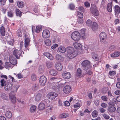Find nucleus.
I'll list each match as a JSON object with an SVG mask.
<instances>
[{
    "mask_svg": "<svg viewBox=\"0 0 120 120\" xmlns=\"http://www.w3.org/2000/svg\"><path fill=\"white\" fill-rule=\"evenodd\" d=\"M67 52L66 54V57L70 59H72L75 57L78 53L75 51L74 48L72 47H68L66 49Z\"/></svg>",
    "mask_w": 120,
    "mask_h": 120,
    "instance_id": "obj_1",
    "label": "nucleus"
},
{
    "mask_svg": "<svg viewBox=\"0 0 120 120\" xmlns=\"http://www.w3.org/2000/svg\"><path fill=\"white\" fill-rule=\"evenodd\" d=\"M72 39L75 41H78L80 38V35L79 32L75 31L71 35Z\"/></svg>",
    "mask_w": 120,
    "mask_h": 120,
    "instance_id": "obj_2",
    "label": "nucleus"
},
{
    "mask_svg": "<svg viewBox=\"0 0 120 120\" xmlns=\"http://www.w3.org/2000/svg\"><path fill=\"white\" fill-rule=\"evenodd\" d=\"M82 65L83 69L86 71L87 70L92 67L90 62L87 60L83 61L82 63Z\"/></svg>",
    "mask_w": 120,
    "mask_h": 120,
    "instance_id": "obj_3",
    "label": "nucleus"
},
{
    "mask_svg": "<svg viewBox=\"0 0 120 120\" xmlns=\"http://www.w3.org/2000/svg\"><path fill=\"white\" fill-rule=\"evenodd\" d=\"M51 86L53 90H56L57 91H58L62 87L60 84L57 82H53L51 84Z\"/></svg>",
    "mask_w": 120,
    "mask_h": 120,
    "instance_id": "obj_4",
    "label": "nucleus"
},
{
    "mask_svg": "<svg viewBox=\"0 0 120 120\" xmlns=\"http://www.w3.org/2000/svg\"><path fill=\"white\" fill-rule=\"evenodd\" d=\"M90 11L92 13L94 16H97L98 15V11L96 9V7L95 5H93L92 6H91Z\"/></svg>",
    "mask_w": 120,
    "mask_h": 120,
    "instance_id": "obj_5",
    "label": "nucleus"
},
{
    "mask_svg": "<svg viewBox=\"0 0 120 120\" xmlns=\"http://www.w3.org/2000/svg\"><path fill=\"white\" fill-rule=\"evenodd\" d=\"M99 36L101 42L102 43L105 42L107 38L106 34L105 32H101Z\"/></svg>",
    "mask_w": 120,
    "mask_h": 120,
    "instance_id": "obj_6",
    "label": "nucleus"
},
{
    "mask_svg": "<svg viewBox=\"0 0 120 120\" xmlns=\"http://www.w3.org/2000/svg\"><path fill=\"white\" fill-rule=\"evenodd\" d=\"M9 98L11 102L13 103H15L16 101L15 94L14 91H11L9 94Z\"/></svg>",
    "mask_w": 120,
    "mask_h": 120,
    "instance_id": "obj_7",
    "label": "nucleus"
},
{
    "mask_svg": "<svg viewBox=\"0 0 120 120\" xmlns=\"http://www.w3.org/2000/svg\"><path fill=\"white\" fill-rule=\"evenodd\" d=\"M30 35L29 34H26L25 37L24 45L25 47L26 48H27L28 46L30 43Z\"/></svg>",
    "mask_w": 120,
    "mask_h": 120,
    "instance_id": "obj_8",
    "label": "nucleus"
},
{
    "mask_svg": "<svg viewBox=\"0 0 120 120\" xmlns=\"http://www.w3.org/2000/svg\"><path fill=\"white\" fill-rule=\"evenodd\" d=\"M47 79L46 77L44 76H41L39 80L40 84L42 86H44L45 85Z\"/></svg>",
    "mask_w": 120,
    "mask_h": 120,
    "instance_id": "obj_9",
    "label": "nucleus"
},
{
    "mask_svg": "<svg viewBox=\"0 0 120 120\" xmlns=\"http://www.w3.org/2000/svg\"><path fill=\"white\" fill-rule=\"evenodd\" d=\"M58 95L56 93L53 92H51L48 94L47 97L48 98L53 100Z\"/></svg>",
    "mask_w": 120,
    "mask_h": 120,
    "instance_id": "obj_10",
    "label": "nucleus"
},
{
    "mask_svg": "<svg viewBox=\"0 0 120 120\" xmlns=\"http://www.w3.org/2000/svg\"><path fill=\"white\" fill-rule=\"evenodd\" d=\"M71 90V87L69 85L65 86L63 89L64 92L65 93L67 94H68L70 93Z\"/></svg>",
    "mask_w": 120,
    "mask_h": 120,
    "instance_id": "obj_11",
    "label": "nucleus"
},
{
    "mask_svg": "<svg viewBox=\"0 0 120 120\" xmlns=\"http://www.w3.org/2000/svg\"><path fill=\"white\" fill-rule=\"evenodd\" d=\"M62 75L64 78L67 79H70L71 76L70 73L67 71L64 72L62 73Z\"/></svg>",
    "mask_w": 120,
    "mask_h": 120,
    "instance_id": "obj_12",
    "label": "nucleus"
},
{
    "mask_svg": "<svg viewBox=\"0 0 120 120\" xmlns=\"http://www.w3.org/2000/svg\"><path fill=\"white\" fill-rule=\"evenodd\" d=\"M21 53V51L17 49L15 50L13 52L14 55L17 59H19V58Z\"/></svg>",
    "mask_w": 120,
    "mask_h": 120,
    "instance_id": "obj_13",
    "label": "nucleus"
},
{
    "mask_svg": "<svg viewBox=\"0 0 120 120\" xmlns=\"http://www.w3.org/2000/svg\"><path fill=\"white\" fill-rule=\"evenodd\" d=\"M50 34L49 30H43L42 33V36L43 38H48L50 36Z\"/></svg>",
    "mask_w": 120,
    "mask_h": 120,
    "instance_id": "obj_14",
    "label": "nucleus"
},
{
    "mask_svg": "<svg viewBox=\"0 0 120 120\" xmlns=\"http://www.w3.org/2000/svg\"><path fill=\"white\" fill-rule=\"evenodd\" d=\"M35 99L37 101H41L42 98V96L41 94L38 93L35 96Z\"/></svg>",
    "mask_w": 120,
    "mask_h": 120,
    "instance_id": "obj_15",
    "label": "nucleus"
},
{
    "mask_svg": "<svg viewBox=\"0 0 120 120\" xmlns=\"http://www.w3.org/2000/svg\"><path fill=\"white\" fill-rule=\"evenodd\" d=\"M12 86V84L11 82L8 83L5 85L4 89L5 90L8 91L10 90Z\"/></svg>",
    "mask_w": 120,
    "mask_h": 120,
    "instance_id": "obj_16",
    "label": "nucleus"
},
{
    "mask_svg": "<svg viewBox=\"0 0 120 120\" xmlns=\"http://www.w3.org/2000/svg\"><path fill=\"white\" fill-rule=\"evenodd\" d=\"M109 106L108 108V110L110 112H112L115 111L116 108L114 106H112L111 104L109 103Z\"/></svg>",
    "mask_w": 120,
    "mask_h": 120,
    "instance_id": "obj_17",
    "label": "nucleus"
},
{
    "mask_svg": "<svg viewBox=\"0 0 120 120\" xmlns=\"http://www.w3.org/2000/svg\"><path fill=\"white\" fill-rule=\"evenodd\" d=\"M43 55L47 57L50 60H53L54 57L49 52H45L43 53Z\"/></svg>",
    "mask_w": 120,
    "mask_h": 120,
    "instance_id": "obj_18",
    "label": "nucleus"
},
{
    "mask_svg": "<svg viewBox=\"0 0 120 120\" xmlns=\"http://www.w3.org/2000/svg\"><path fill=\"white\" fill-rule=\"evenodd\" d=\"M75 48L77 49H81L82 45L80 44L77 42H75L73 44Z\"/></svg>",
    "mask_w": 120,
    "mask_h": 120,
    "instance_id": "obj_19",
    "label": "nucleus"
},
{
    "mask_svg": "<svg viewBox=\"0 0 120 120\" xmlns=\"http://www.w3.org/2000/svg\"><path fill=\"white\" fill-rule=\"evenodd\" d=\"M55 66L56 69L59 71L61 70L62 69V65L59 63H56L55 64Z\"/></svg>",
    "mask_w": 120,
    "mask_h": 120,
    "instance_id": "obj_20",
    "label": "nucleus"
},
{
    "mask_svg": "<svg viewBox=\"0 0 120 120\" xmlns=\"http://www.w3.org/2000/svg\"><path fill=\"white\" fill-rule=\"evenodd\" d=\"M56 59L58 61H62L64 60V58L61 55L59 54L56 55Z\"/></svg>",
    "mask_w": 120,
    "mask_h": 120,
    "instance_id": "obj_21",
    "label": "nucleus"
},
{
    "mask_svg": "<svg viewBox=\"0 0 120 120\" xmlns=\"http://www.w3.org/2000/svg\"><path fill=\"white\" fill-rule=\"evenodd\" d=\"M1 96L3 100H8V99L7 95L4 93H2L1 94Z\"/></svg>",
    "mask_w": 120,
    "mask_h": 120,
    "instance_id": "obj_22",
    "label": "nucleus"
},
{
    "mask_svg": "<svg viewBox=\"0 0 120 120\" xmlns=\"http://www.w3.org/2000/svg\"><path fill=\"white\" fill-rule=\"evenodd\" d=\"M120 55V52L118 51H115L110 55L112 57H117Z\"/></svg>",
    "mask_w": 120,
    "mask_h": 120,
    "instance_id": "obj_23",
    "label": "nucleus"
},
{
    "mask_svg": "<svg viewBox=\"0 0 120 120\" xmlns=\"http://www.w3.org/2000/svg\"><path fill=\"white\" fill-rule=\"evenodd\" d=\"M66 49L64 47L62 46H60L59 47L58 50L61 53H63L65 52Z\"/></svg>",
    "mask_w": 120,
    "mask_h": 120,
    "instance_id": "obj_24",
    "label": "nucleus"
},
{
    "mask_svg": "<svg viewBox=\"0 0 120 120\" xmlns=\"http://www.w3.org/2000/svg\"><path fill=\"white\" fill-rule=\"evenodd\" d=\"M116 74V72L115 71H110L109 73V77L111 79L113 78L114 75Z\"/></svg>",
    "mask_w": 120,
    "mask_h": 120,
    "instance_id": "obj_25",
    "label": "nucleus"
},
{
    "mask_svg": "<svg viewBox=\"0 0 120 120\" xmlns=\"http://www.w3.org/2000/svg\"><path fill=\"white\" fill-rule=\"evenodd\" d=\"M45 105L44 103L43 102H41L39 104L38 108L39 109L43 110L45 108Z\"/></svg>",
    "mask_w": 120,
    "mask_h": 120,
    "instance_id": "obj_26",
    "label": "nucleus"
},
{
    "mask_svg": "<svg viewBox=\"0 0 120 120\" xmlns=\"http://www.w3.org/2000/svg\"><path fill=\"white\" fill-rule=\"evenodd\" d=\"M5 116L8 118H10L12 116V114L10 111H7L6 112Z\"/></svg>",
    "mask_w": 120,
    "mask_h": 120,
    "instance_id": "obj_27",
    "label": "nucleus"
},
{
    "mask_svg": "<svg viewBox=\"0 0 120 120\" xmlns=\"http://www.w3.org/2000/svg\"><path fill=\"white\" fill-rule=\"evenodd\" d=\"M91 56L92 58L95 60L97 61L99 59L98 55L94 52L91 54Z\"/></svg>",
    "mask_w": 120,
    "mask_h": 120,
    "instance_id": "obj_28",
    "label": "nucleus"
},
{
    "mask_svg": "<svg viewBox=\"0 0 120 120\" xmlns=\"http://www.w3.org/2000/svg\"><path fill=\"white\" fill-rule=\"evenodd\" d=\"M50 74L52 75L55 76L57 74V72L54 69H51L49 71Z\"/></svg>",
    "mask_w": 120,
    "mask_h": 120,
    "instance_id": "obj_29",
    "label": "nucleus"
},
{
    "mask_svg": "<svg viewBox=\"0 0 120 120\" xmlns=\"http://www.w3.org/2000/svg\"><path fill=\"white\" fill-rule=\"evenodd\" d=\"M10 63L11 64V65L15 64L17 63V61L16 59L14 58L11 59V58L10 59Z\"/></svg>",
    "mask_w": 120,
    "mask_h": 120,
    "instance_id": "obj_30",
    "label": "nucleus"
},
{
    "mask_svg": "<svg viewBox=\"0 0 120 120\" xmlns=\"http://www.w3.org/2000/svg\"><path fill=\"white\" fill-rule=\"evenodd\" d=\"M112 5L111 3H109L107 5V9L109 12H111L112 11Z\"/></svg>",
    "mask_w": 120,
    "mask_h": 120,
    "instance_id": "obj_31",
    "label": "nucleus"
},
{
    "mask_svg": "<svg viewBox=\"0 0 120 120\" xmlns=\"http://www.w3.org/2000/svg\"><path fill=\"white\" fill-rule=\"evenodd\" d=\"M69 115L68 113H63L61 114L60 116V117L62 118H65L68 117Z\"/></svg>",
    "mask_w": 120,
    "mask_h": 120,
    "instance_id": "obj_32",
    "label": "nucleus"
},
{
    "mask_svg": "<svg viewBox=\"0 0 120 120\" xmlns=\"http://www.w3.org/2000/svg\"><path fill=\"white\" fill-rule=\"evenodd\" d=\"M82 74V71L80 68H78L77 70L76 75L77 76L80 77Z\"/></svg>",
    "mask_w": 120,
    "mask_h": 120,
    "instance_id": "obj_33",
    "label": "nucleus"
},
{
    "mask_svg": "<svg viewBox=\"0 0 120 120\" xmlns=\"http://www.w3.org/2000/svg\"><path fill=\"white\" fill-rule=\"evenodd\" d=\"M36 109V106L34 105H33L30 107V111L31 112H33L35 111Z\"/></svg>",
    "mask_w": 120,
    "mask_h": 120,
    "instance_id": "obj_34",
    "label": "nucleus"
},
{
    "mask_svg": "<svg viewBox=\"0 0 120 120\" xmlns=\"http://www.w3.org/2000/svg\"><path fill=\"white\" fill-rule=\"evenodd\" d=\"M17 5L19 8H22L24 6V4L22 1H19L17 2Z\"/></svg>",
    "mask_w": 120,
    "mask_h": 120,
    "instance_id": "obj_35",
    "label": "nucleus"
},
{
    "mask_svg": "<svg viewBox=\"0 0 120 120\" xmlns=\"http://www.w3.org/2000/svg\"><path fill=\"white\" fill-rule=\"evenodd\" d=\"M98 28V26L97 23L95 22H94L92 27V30L97 29Z\"/></svg>",
    "mask_w": 120,
    "mask_h": 120,
    "instance_id": "obj_36",
    "label": "nucleus"
},
{
    "mask_svg": "<svg viewBox=\"0 0 120 120\" xmlns=\"http://www.w3.org/2000/svg\"><path fill=\"white\" fill-rule=\"evenodd\" d=\"M14 12L12 10H9L8 12V15L10 17L12 18L13 17Z\"/></svg>",
    "mask_w": 120,
    "mask_h": 120,
    "instance_id": "obj_37",
    "label": "nucleus"
},
{
    "mask_svg": "<svg viewBox=\"0 0 120 120\" xmlns=\"http://www.w3.org/2000/svg\"><path fill=\"white\" fill-rule=\"evenodd\" d=\"M39 86L38 84L34 85L32 87V90L34 91L37 90Z\"/></svg>",
    "mask_w": 120,
    "mask_h": 120,
    "instance_id": "obj_38",
    "label": "nucleus"
},
{
    "mask_svg": "<svg viewBox=\"0 0 120 120\" xmlns=\"http://www.w3.org/2000/svg\"><path fill=\"white\" fill-rule=\"evenodd\" d=\"M115 11L117 14H119L120 12V8L117 5L115 6Z\"/></svg>",
    "mask_w": 120,
    "mask_h": 120,
    "instance_id": "obj_39",
    "label": "nucleus"
},
{
    "mask_svg": "<svg viewBox=\"0 0 120 120\" xmlns=\"http://www.w3.org/2000/svg\"><path fill=\"white\" fill-rule=\"evenodd\" d=\"M15 11L17 15L18 16L21 17L22 15L21 12L18 9H16Z\"/></svg>",
    "mask_w": 120,
    "mask_h": 120,
    "instance_id": "obj_40",
    "label": "nucleus"
},
{
    "mask_svg": "<svg viewBox=\"0 0 120 120\" xmlns=\"http://www.w3.org/2000/svg\"><path fill=\"white\" fill-rule=\"evenodd\" d=\"M91 114L93 117H96L98 115V112L96 110H95L92 112Z\"/></svg>",
    "mask_w": 120,
    "mask_h": 120,
    "instance_id": "obj_41",
    "label": "nucleus"
},
{
    "mask_svg": "<svg viewBox=\"0 0 120 120\" xmlns=\"http://www.w3.org/2000/svg\"><path fill=\"white\" fill-rule=\"evenodd\" d=\"M45 44L47 46H50L51 44L50 40L49 39H46L45 41Z\"/></svg>",
    "mask_w": 120,
    "mask_h": 120,
    "instance_id": "obj_42",
    "label": "nucleus"
},
{
    "mask_svg": "<svg viewBox=\"0 0 120 120\" xmlns=\"http://www.w3.org/2000/svg\"><path fill=\"white\" fill-rule=\"evenodd\" d=\"M20 86L19 85H16L13 86V91L15 92H17L18 89L19 87Z\"/></svg>",
    "mask_w": 120,
    "mask_h": 120,
    "instance_id": "obj_43",
    "label": "nucleus"
},
{
    "mask_svg": "<svg viewBox=\"0 0 120 120\" xmlns=\"http://www.w3.org/2000/svg\"><path fill=\"white\" fill-rule=\"evenodd\" d=\"M77 13L78 17L79 18L81 19L83 17V15L82 13L78 11L77 12Z\"/></svg>",
    "mask_w": 120,
    "mask_h": 120,
    "instance_id": "obj_44",
    "label": "nucleus"
},
{
    "mask_svg": "<svg viewBox=\"0 0 120 120\" xmlns=\"http://www.w3.org/2000/svg\"><path fill=\"white\" fill-rule=\"evenodd\" d=\"M0 82L1 83V85L2 87L3 86H5V85L7 84L5 80L4 79L1 80Z\"/></svg>",
    "mask_w": 120,
    "mask_h": 120,
    "instance_id": "obj_45",
    "label": "nucleus"
},
{
    "mask_svg": "<svg viewBox=\"0 0 120 120\" xmlns=\"http://www.w3.org/2000/svg\"><path fill=\"white\" fill-rule=\"evenodd\" d=\"M7 0H0V4L1 6L4 5Z\"/></svg>",
    "mask_w": 120,
    "mask_h": 120,
    "instance_id": "obj_46",
    "label": "nucleus"
},
{
    "mask_svg": "<svg viewBox=\"0 0 120 120\" xmlns=\"http://www.w3.org/2000/svg\"><path fill=\"white\" fill-rule=\"evenodd\" d=\"M11 64L10 62H7L5 64V67L7 68L8 67H11Z\"/></svg>",
    "mask_w": 120,
    "mask_h": 120,
    "instance_id": "obj_47",
    "label": "nucleus"
},
{
    "mask_svg": "<svg viewBox=\"0 0 120 120\" xmlns=\"http://www.w3.org/2000/svg\"><path fill=\"white\" fill-rule=\"evenodd\" d=\"M115 46L113 45L110 46L109 48V50L110 51H112L115 50Z\"/></svg>",
    "mask_w": 120,
    "mask_h": 120,
    "instance_id": "obj_48",
    "label": "nucleus"
},
{
    "mask_svg": "<svg viewBox=\"0 0 120 120\" xmlns=\"http://www.w3.org/2000/svg\"><path fill=\"white\" fill-rule=\"evenodd\" d=\"M31 78L32 80L35 81L36 79V76L35 74H33L31 75Z\"/></svg>",
    "mask_w": 120,
    "mask_h": 120,
    "instance_id": "obj_49",
    "label": "nucleus"
},
{
    "mask_svg": "<svg viewBox=\"0 0 120 120\" xmlns=\"http://www.w3.org/2000/svg\"><path fill=\"white\" fill-rule=\"evenodd\" d=\"M102 116L105 119L108 120L110 118V117L109 115L106 114L104 113L103 114Z\"/></svg>",
    "mask_w": 120,
    "mask_h": 120,
    "instance_id": "obj_50",
    "label": "nucleus"
},
{
    "mask_svg": "<svg viewBox=\"0 0 120 120\" xmlns=\"http://www.w3.org/2000/svg\"><path fill=\"white\" fill-rule=\"evenodd\" d=\"M52 63L50 62H48L46 63L47 67L48 68H51L52 66Z\"/></svg>",
    "mask_w": 120,
    "mask_h": 120,
    "instance_id": "obj_51",
    "label": "nucleus"
},
{
    "mask_svg": "<svg viewBox=\"0 0 120 120\" xmlns=\"http://www.w3.org/2000/svg\"><path fill=\"white\" fill-rule=\"evenodd\" d=\"M74 105L81 106L82 103L81 101L80 100H76L75 104Z\"/></svg>",
    "mask_w": 120,
    "mask_h": 120,
    "instance_id": "obj_52",
    "label": "nucleus"
},
{
    "mask_svg": "<svg viewBox=\"0 0 120 120\" xmlns=\"http://www.w3.org/2000/svg\"><path fill=\"white\" fill-rule=\"evenodd\" d=\"M87 25L88 26H90L92 24V22L90 20H87L86 22Z\"/></svg>",
    "mask_w": 120,
    "mask_h": 120,
    "instance_id": "obj_53",
    "label": "nucleus"
},
{
    "mask_svg": "<svg viewBox=\"0 0 120 120\" xmlns=\"http://www.w3.org/2000/svg\"><path fill=\"white\" fill-rule=\"evenodd\" d=\"M44 70V67L43 66H41L39 67V70L41 73H42Z\"/></svg>",
    "mask_w": 120,
    "mask_h": 120,
    "instance_id": "obj_54",
    "label": "nucleus"
},
{
    "mask_svg": "<svg viewBox=\"0 0 120 120\" xmlns=\"http://www.w3.org/2000/svg\"><path fill=\"white\" fill-rule=\"evenodd\" d=\"M101 98L102 100L104 101H107L108 100L107 97L105 96H103L101 97Z\"/></svg>",
    "mask_w": 120,
    "mask_h": 120,
    "instance_id": "obj_55",
    "label": "nucleus"
},
{
    "mask_svg": "<svg viewBox=\"0 0 120 120\" xmlns=\"http://www.w3.org/2000/svg\"><path fill=\"white\" fill-rule=\"evenodd\" d=\"M80 34V36H81L82 38H84L85 35V30H81Z\"/></svg>",
    "mask_w": 120,
    "mask_h": 120,
    "instance_id": "obj_56",
    "label": "nucleus"
},
{
    "mask_svg": "<svg viewBox=\"0 0 120 120\" xmlns=\"http://www.w3.org/2000/svg\"><path fill=\"white\" fill-rule=\"evenodd\" d=\"M81 106L80 105H74V107L75 108H76V109H74V112H75L77 111V110L80 107H81Z\"/></svg>",
    "mask_w": 120,
    "mask_h": 120,
    "instance_id": "obj_57",
    "label": "nucleus"
},
{
    "mask_svg": "<svg viewBox=\"0 0 120 120\" xmlns=\"http://www.w3.org/2000/svg\"><path fill=\"white\" fill-rule=\"evenodd\" d=\"M16 76L19 79L22 78L23 77V75L21 73H19L16 75Z\"/></svg>",
    "mask_w": 120,
    "mask_h": 120,
    "instance_id": "obj_58",
    "label": "nucleus"
},
{
    "mask_svg": "<svg viewBox=\"0 0 120 120\" xmlns=\"http://www.w3.org/2000/svg\"><path fill=\"white\" fill-rule=\"evenodd\" d=\"M42 28V27L40 25H38L36 27V30H41Z\"/></svg>",
    "mask_w": 120,
    "mask_h": 120,
    "instance_id": "obj_59",
    "label": "nucleus"
},
{
    "mask_svg": "<svg viewBox=\"0 0 120 120\" xmlns=\"http://www.w3.org/2000/svg\"><path fill=\"white\" fill-rule=\"evenodd\" d=\"M101 106L104 108H106L107 107V105L104 103H103L101 104Z\"/></svg>",
    "mask_w": 120,
    "mask_h": 120,
    "instance_id": "obj_60",
    "label": "nucleus"
},
{
    "mask_svg": "<svg viewBox=\"0 0 120 120\" xmlns=\"http://www.w3.org/2000/svg\"><path fill=\"white\" fill-rule=\"evenodd\" d=\"M79 10L82 11L83 12L85 11V9L82 6L79 7L78 8Z\"/></svg>",
    "mask_w": 120,
    "mask_h": 120,
    "instance_id": "obj_61",
    "label": "nucleus"
},
{
    "mask_svg": "<svg viewBox=\"0 0 120 120\" xmlns=\"http://www.w3.org/2000/svg\"><path fill=\"white\" fill-rule=\"evenodd\" d=\"M70 9L71 10L74 9L75 8L74 5L73 4H70Z\"/></svg>",
    "mask_w": 120,
    "mask_h": 120,
    "instance_id": "obj_62",
    "label": "nucleus"
},
{
    "mask_svg": "<svg viewBox=\"0 0 120 120\" xmlns=\"http://www.w3.org/2000/svg\"><path fill=\"white\" fill-rule=\"evenodd\" d=\"M85 5L86 8L89 7L90 6V4L88 2H87L85 3Z\"/></svg>",
    "mask_w": 120,
    "mask_h": 120,
    "instance_id": "obj_63",
    "label": "nucleus"
},
{
    "mask_svg": "<svg viewBox=\"0 0 120 120\" xmlns=\"http://www.w3.org/2000/svg\"><path fill=\"white\" fill-rule=\"evenodd\" d=\"M64 105L66 106H68L70 105V103L69 101H65L64 103Z\"/></svg>",
    "mask_w": 120,
    "mask_h": 120,
    "instance_id": "obj_64",
    "label": "nucleus"
}]
</instances>
